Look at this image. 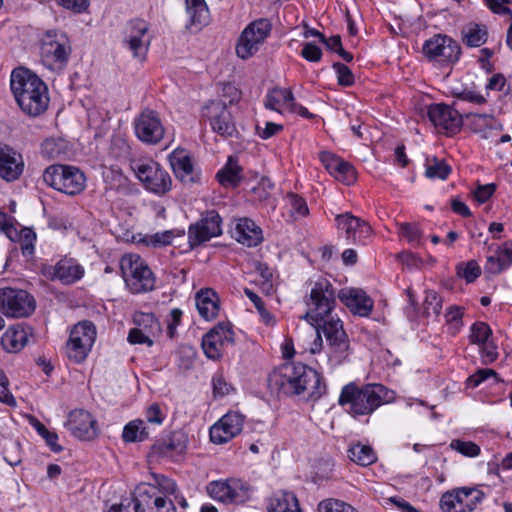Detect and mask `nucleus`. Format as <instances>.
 <instances>
[{
  "label": "nucleus",
  "mask_w": 512,
  "mask_h": 512,
  "mask_svg": "<svg viewBox=\"0 0 512 512\" xmlns=\"http://www.w3.org/2000/svg\"><path fill=\"white\" fill-rule=\"evenodd\" d=\"M336 296L332 283L326 278H319L313 283L306 300L307 312L304 319L315 327L317 333L311 352L315 354L321 350L323 334L327 342L329 360L338 365L349 355V339L343 322L337 315H333Z\"/></svg>",
  "instance_id": "f257e3e1"
},
{
  "label": "nucleus",
  "mask_w": 512,
  "mask_h": 512,
  "mask_svg": "<svg viewBox=\"0 0 512 512\" xmlns=\"http://www.w3.org/2000/svg\"><path fill=\"white\" fill-rule=\"evenodd\" d=\"M10 87L17 104L25 114L36 117L47 110V85L31 70L25 67L15 68L11 73Z\"/></svg>",
  "instance_id": "f03ea898"
},
{
  "label": "nucleus",
  "mask_w": 512,
  "mask_h": 512,
  "mask_svg": "<svg viewBox=\"0 0 512 512\" xmlns=\"http://www.w3.org/2000/svg\"><path fill=\"white\" fill-rule=\"evenodd\" d=\"M393 399V392L382 384L359 386L354 382L345 385L338 403L353 417L372 414L384 403Z\"/></svg>",
  "instance_id": "7ed1b4c3"
},
{
  "label": "nucleus",
  "mask_w": 512,
  "mask_h": 512,
  "mask_svg": "<svg viewBox=\"0 0 512 512\" xmlns=\"http://www.w3.org/2000/svg\"><path fill=\"white\" fill-rule=\"evenodd\" d=\"M43 181L62 193L76 195L84 190L86 177L75 166L54 164L45 169Z\"/></svg>",
  "instance_id": "20e7f679"
},
{
  "label": "nucleus",
  "mask_w": 512,
  "mask_h": 512,
  "mask_svg": "<svg viewBox=\"0 0 512 512\" xmlns=\"http://www.w3.org/2000/svg\"><path fill=\"white\" fill-rule=\"evenodd\" d=\"M121 269L129 290L134 294L150 292L155 287V276L139 255L122 258Z\"/></svg>",
  "instance_id": "39448f33"
},
{
  "label": "nucleus",
  "mask_w": 512,
  "mask_h": 512,
  "mask_svg": "<svg viewBox=\"0 0 512 512\" xmlns=\"http://www.w3.org/2000/svg\"><path fill=\"white\" fill-rule=\"evenodd\" d=\"M96 327L90 321H82L76 324L66 344L67 357L75 362H83L96 340Z\"/></svg>",
  "instance_id": "423d86ee"
},
{
  "label": "nucleus",
  "mask_w": 512,
  "mask_h": 512,
  "mask_svg": "<svg viewBox=\"0 0 512 512\" xmlns=\"http://www.w3.org/2000/svg\"><path fill=\"white\" fill-rule=\"evenodd\" d=\"M422 53L431 62L450 65L459 60L461 47L447 34H434L424 42Z\"/></svg>",
  "instance_id": "0eeeda50"
},
{
  "label": "nucleus",
  "mask_w": 512,
  "mask_h": 512,
  "mask_svg": "<svg viewBox=\"0 0 512 512\" xmlns=\"http://www.w3.org/2000/svg\"><path fill=\"white\" fill-rule=\"evenodd\" d=\"M132 169L147 190L161 195L171 189L172 180L169 173L157 162L153 160L135 161Z\"/></svg>",
  "instance_id": "6e6552de"
},
{
  "label": "nucleus",
  "mask_w": 512,
  "mask_h": 512,
  "mask_svg": "<svg viewBox=\"0 0 512 512\" xmlns=\"http://www.w3.org/2000/svg\"><path fill=\"white\" fill-rule=\"evenodd\" d=\"M206 491L212 499L224 504H243L250 499L249 485L237 478L211 481Z\"/></svg>",
  "instance_id": "1a4fd4ad"
},
{
  "label": "nucleus",
  "mask_w": 512,
  "mask_h": 512,
  "mask_svg": "<svg viewBox=\"0 0 512 512\" xmlns=\"http://www.w3.org/2000/svg\"><path fill=\"white\" fill-rule=\"evenodd\" d=\"M36 307L35 299L27 291L5 287L0 289V312L11 318L30 316Z\"/></svg>",
  "instance_id": "9d476101"
},
{
  "label": "nucleus",
  "mask_w": 512,
  "mask_h": 512,
  "mask_svg": "<svg viewBox=\"0 0 512 512\" xmlns=\"http://www.w3.org/2000/svg\"><path fill=\"white\" fill-rule=\"evenodd\" d=\"M72 52L71 44L65 34H44L41 39L40 54L42 62L49 68H64Z\"/></svg>",
  "instance_id": "9b49d317"
},
{
  "label": "nucleus",
  "mask_w": 512,
  "mask_h": 512,
  "mask_svg": "<svg viewBox=\"0 0 512 512\" xmlns=\"http://www.w3.org/2000/svg\"><path fill=\"white\" fill-rule=\"evenodd\" d=\"M484 496L485 493L477 487H461L444 493L440 506L444 512H472Z\"/></svg>",
  "instance_id": "f8f14e48"
},
{
  "label": "nucleus",
  "mask_w": 512,
  "mask_h": 512,
  "mask_svg": "<svg viewBox=\"0 0 512 512\" xmlns=\"http://www.w3.org/2000/svg\"><path fill=\"white\" fill-rule=\"evenodd\" d=\"M222 234V218L216 210H209L188 228V243L194 249Z\"/></svg>",
  "instance_id": "ddd939ff"
},
{
  "label": "nucleus",
  "mask_w": 512,
  "mask_h": 512,
  "mask_svg": "<svg viewBox=\"0 0 512 512\" xmlns=\"http://www.w3.org/2000/svg\"><path fill=\"white\" fill-rule=\"evenodd\" d=\"M203 116L208 119L212 130L218 135L228 138L237 133L233 116L224 101H209L203 109Z\"/></svg>",
  "instance_id": "4468645a"
},
{
  "label": "nucleus",
  "mask_w": 512,
  "mask_h": 512,
  "mask_svg": "<svg viewBox=\"0 0 512 512\" xmlns=\"http://www.w3.org/2000/svg\"><path fill=\"white\" fill-rule=\"evenodd\" d=\"M233 343L234 332L231 324L221 322L203 336L202 349L209 359L218 360L222 356L225 347Z\"/></svg>",
  "instance_id": "2eb2a0df"
},
{
  "label": "nucleus",
  "mask_w": 512,
  "mask_h": 512,
  "mask_svg": "<svg viewBox=\"0 0 512 512\" xmlns=\"http://www.w3.org/2000/svg\"><path fill=\"white\" fill-rule=\"evenodd\" d=\"M137 138L147 144H157L164 136V127L156 111L144 109L134 120Z\"/></svg>",
  "instance_id": "dca6fc26"
},
{
  "label": "nucleus",
  "mask_w": 512,
  "mask_h": 512,
  "mask_svg": "<svg viewBox=\"0 0 512 512\" xmlns=\"http://www.w3.org/2000/svg\"><path fill=\"white\" fill-rule=\"evenodd\" d=\"M244 416L236 411H229L223 415L209 431L210 440L214 444H224L241 433Z\"/></svg>",
  "instance_id": "f3484780"
},
{
  "label": "nucleus",
  "mask_w": 512,
  "mask_h": 512,
  "mask_svg": "<svg viewBox=\"0 0 512 512\" xmlns=\"http://www.w3.org/2000/svg\"><path fill=\"white\" fill-rule=\"evenodd\" d=\"M335 220L338 228L345 231V236L349 243L354 245L367 244L372 228L365 220L349 212L337 215Z\"/></svg>",
  "instance_id": "a211bd4d"
},
{
  "label": "nucleus",
  "mask_w": 512,
  "mask_h": 512,
  "mask_svg": "<svg viewBox=\"0 0 512 512\" xmlns=\"http://www.w3.org/2000/svg\"><path fill=\"white\" fill-rule=\"evenodd\" d=\"M427 115L434 126L443 129L450 135L458 132L463 123L462 116L458 110L444 103L430 105Z\"/></svg>",
  "instance_id": "6ab92c4d"
},
{
  "label": "nucleus",
  "mask_w": 512,
  "mask_h": 512,
  "mask_svg": "<svg viewBox=\"0 0 512 512\" xmlns=\"http://www.w3.org/2000/svg\"><path fill=\"white\" fill-rule=\"evenodd\" d=\"M44 273L53 281L71 285L83 278L85 270L76 259L63 257L55 265L46 267Z\"/></svg>",
  "instance_id": "aec40b11"
},
{
  "label": "nucleus",
  "mask_w": 512,
  "mask_h": 512,
  "mask_svg": "<svg viewBox=\"0 0 512 512\" xmlns=\"http://www.w3.org/2000/svg\"><path fill=\"white\" fill-rule=\"evenodd\" d=\"M65 425L80 440L90 441L98 434L95 418L83 409L71 411Z\"/></svg>",
  "instance_id": "412c9836"
},
{
  "label": "nucleus",
  "mask_w": 512,
  "mask_h": 512,
  "mask_svg": "<svg viewBox=\"0 0 512 512\" xmlns=\"http://www.w3.org/2000/svg\"><path fill=\"white\" fill-rule=\"evenodd\" d=\"M24 166L22 154L0 142V178L6 182L16 181L22 175Z\"/></svg>",
  "instance_id": "4be33fe9"
},
{
  "label": "nucleus",
  "mask_w": 512,
  "mask_h": 512,
  "mask_svg": "<svg viewBox=\"0 0 512 512\" xmlns=\"http://www.w3.org/2000/svg\"><path fill=\"white\" fill-rule=\"evenodd\" d=\"M295 373L293 362L281 365L269 375L270 388L285 395L303 394V387L295 384Z\"/></svg>",
  "instance_id": "5701e85b"
},
{
  "label": "nucleus",
  "mask_w": 512,
  "mask_h": 512,
  "mask_svg": "<svg viewBox=\"0 0 512 512\" xmlns=\"http://www.w3.org/2000/svg\"><path fill=\"white\" fill-rule=\"evenodd\" d=\"M187 449V437L178 431L171 433L167 438L158 440L151 447V455L159 458L178 460Z\"/></svg>",
  "instance_id": "b1692460"
},
{
  "label": "nucleus",
  "mask_w": 512,
  "mask_h": 512,
  "mask_svg": "<svg viewBox=\"0 0 512 512\" xmlns=\"http://www.w3.org/2000/svg\"><path fill=\"white\" fill-rule=\"evenodd\" d=\"M319 157L326 170L338 181L346 185L356 181V170L349 162L328 151L321 152Z\"/></svg>",
  "instance_id": "393cba45"
},
{
  "label": "nucleus",
  "mask_w": 512,
  "mask_h": 512,
  "mask_svg": "<svg viewBox=\"0 0 512 512\" xmlns=\"http://www.w3.org/2000/svg\"><path fill=\"white\" fill-rule=\"evenodd\" d=\"M338 298L355 315L367 317L373 309V300L361 289H341Z\"/></svg>",
  "instance_id": "a878e982"
},
{
  "label": "nucleus",
  "mask_w": 512,
  "mask_h": 512,
  "mask_svg": "<svg viewBox=\"0 0 512 512\" xmlns=\"http://www.w3.org/2000/svg\"><path fill=\"white\" fill-rule=\"evenodd\" d=\"M231 235L237 242L247 247H255L263 241L262 229L247 217L235 220Z\"/></svg>",
  "instance_id": "bb28decb"
},
{
  "label": "nucleus",
  "mask_w": 512,
  "mask_h": 512,
  "mask_svg": "<svg viewBox=\"0 0 512 512\" xmlns=\"http://www.w3.org/2000/svg\"><path fill=\"white\" fill-rule=\"evenodd\" d=\"M169 161L176 178L181 182L193 183L195 181L193 163L188 151L182 148L175 149L169 155Z\"/></svg>",
  "instance_id": "cd10ccee"
},
{
  "label": "nucleus",
  "mask_w": 512,
  "mask_h": 512,
  "mask_svg": "<svg viewBox=\"0 0 512 512\" xmlns=\"http://www.w3.org/2000/svg\"><path fill=\"white\" fill-rule=\"evenodd\" d=\"M136 324L141 325L144 324V329L141 328H133L130 330L128 334V341L131 344H147L148 346L153 345V340L150 338L148 332L146 331L148 328L150 330L160 329V325L158 320L152 313H140L137 314L134 318Z\"/></svg>",
  "instance_id": "c85d7f7f"
},
{
  "label": "nucleus",
  "mask_w": 512,
  "mask_h": 512,
  "mask_svg": "<svg viewBox=\"0 0 512 512\" xmlns=\"http://www.w3.org/2000/svg\"><path fill=\"white\" fill-rule=\"evenodd\" d=\"M196 307L202 318L212 320L219 313V298L212 289H202L196 294Z\"/></svg>",
  "instance_id": "c756f323"
},
{
  "label": "nucleus",
  "mask_w": 512,
  "mask_h": 512,
  "mask_svg": "<svg viewBox=\"0 0 512 512\" xmlns=\"http://www.w3.org/2000/svg\"><path fill=\"white\" fill-rule=\"evenodd\" d=\"M186 13L189 17L186 28L200 31L210 21L209 10L204 0H186Z\"/></svg>",
  "instance_id": "7c9ffc66"
},
{
  "label": "nucleus",
  "mask_w": 512,
  "mask_h": 512,
  "mask_svg": "<svg viewBox=\"0 0 512 512\" xmlns=\"http://www.w3.org/2000/svg\"><path fill=\"white\" fill-rule=\"evenodd\" d=\"M28 341L27 330L17 324L10 326L1 337V345L9 353H16L22 350Z\"/></svg>",
  "instance_id": "2f4dec72"
},
{
  "label": "nucleus",
  "mask_w": 512,
  "mask_h": 512,
  "mask_svg": "<svg viewBox=\"0 0 512 512\" xmlns=\"http://www.w3.org/2000/svg\"><path fill=\"white\" fill-rule=\"evenodd\" d=\"M267 510L268 512H302L296 495L287 491L275 493L269 499Z\"/></svg>",
  "instance_id": "473e14b6"
},
{
  "label": "nucleus",
  "mask_w": 512,
  "mask_h": 512,
  "mask_svg": "<svg viewBox=\"0 0 512 512\" xmlns=\"http://www.w3.org/2000/svg\"><path fill=\"white\" fill-rule=\"evenodd\" d=\"M146 491V485H138L133 498L112 505L108 512H145V504L149 501Z\"/></svg>",
  "instance_id": "72a5a7b5"
},
{
  "label": "nucleus",
  "mask_w": 512,
  "mask_h": 512,
  "mask_svg": "<svg viewBox=\"0 0 512 512\" xmlns=\"http://www.w3.org/2000/svg\"><path fill=\"white\" fill-rule=\"evenodd\" d=\"M268 34H240L236 43V54L241 59L252 57L264 43Z\"/></svg>",
  "instance_id": "f704fd0d"
},
{
  "label": "nucleus",
  "mask_w": 512,
  "mask_h": 512,
  "mask_svg": "<svg viewBox=\"0 0 512 512\" xmlns=\"http://www.w3.org/2000/svg\"><path fill=\"white\" fill-rule=\"evenodd\" d=\"M146 496L149 499L145 504V512H176V507L171 499L159 495L156 488L146 485Z\"/></svg>",
  "instance_id": "c9c22d12"
},
{
  "label": "nucleus",
  "mask_w": 512,
  "mask_h": 512,
  "mask_svg": "<svg viewBox=\"0 0 512 512\" xmlns=\"http://www.w3.org/2000/svg\"><path fill=\"white\" fill-rule=\"evenodd\" d=\"M293 100L294 96L290 89L275 87L267 93L264 105L267 109L281 112L280 108L282 106L290 108Z\"/></svg>",
  "instance_id": "e433bc0d"
},
{
  "label": "nucleus",
  "mask_w": 512,
  "mask_h": 512,
  "mask_svg": "<svg viewBox=\"0 0 512 512\" xmlns=\"http://www.w3.org/2000/svg\"><path fill=\"white\" fill-rule=\"evenodd\" d=\"M242 168L238 165V162L229 157L225 166L218 171L216 178L219 183L224 187H236L241 181Z\"/></svg>",
  "instance_id": "4c0bfd02"
},
{
  "label": "nucleus",
  "mask_w": 512,
  "mask_h": 512,
  "mask_svg": "<svg viewBox=\"0 0 512 512\" xmlns=\"http://www.w3.org/2000/svg\"><path fill=\"white\" fill-rule=\"evenodd\" d=\"M149 435L150 432L146 422L142 419H135L124 426L122 438L124 442L135 443L147 440Z\"/></svg>",
  "instance_id": "58836bf2"
},
{
  "label": "nucleus",
  "mask_w": 512,
  "mask_h": 512,
  "mask_svg": "<svg viewBox=\"0 0 512 512\" xmlns=\"http://www.w3.org/2000/svg\"><path fill=\"white\" fill-rule=\"evenodd\" d=\"M145 34H130L129 37L123 40V44L132 53L133 58L140 62L146 59L150 39H144Z\"/></svg>",
  "instance_id": "ea45409f"
},
{
  "label": "nucleus",
  "mask_w": 512,
  "mask_h": 512,
  "mask_svg": "<svg viewBox=\"0 0 512 512\" xmlns=\"http://www.w3.org/2000/svg\"><path fill=\"white\" fill-rule=\"evenodd\" d=\"M348 457L360 466H369L377 460L376 453L372 447L361 443L354 444L349 448Z\"/></svg>",
  "instance_id": "a19ab883"
},
{
  "label": "nucleus",
  "mask_w": 512,
  "mask_h": 512,
  "mask_svg": "<svg viewBox=\"0 0 512 512\" xmlns=\"http://www.w3.org/2000/svg\"><path fill=\"white\" fill-rule=\"evenodd\" d=\"M452 168L443 159L437 157L426 158L425 162V176L428 179L446 180L451 174Z\"/></svg>",
  "instance_id": "79ce46f5"
},
{
  "label": "nucleus",
  "mask_w": 512,
  "mask_h": 512,
  "mask_svg": "<svg viewBox=\"0 0 512 512\" xmlns=\"http://www.w3.org/2000/svg\"><path fill=\"white\" fill-rule=\"evenodd\" d=\"M314 379L300 377V385L303 387V393H308V398L312 400L319 399L326 392V384L323 382L320 374L314 369Z\"/></svg>",
  "instance_id": "37998d69"
},
{
  "label": "nucleus",
  "mask_w": 512,
  "mask_h": 512,
  "mask_svg": "<svg viewBox=\"0 0 512 512\" xmlns=\"http://www.w3.org/2000/svg\"><path fill=\"white\" fill-rule=\"evenodd\" d=\"M185 235L184 230L180 229H172L166 230L164 232L156 233L151 236H146L142 239V241L147 246L152 247H162L166 245H170L175 237H183Z\"/></svg>",
  "instance_id": "c03bdc74"
},
{
  "label": "nucleus",
  "mask_w": 512,
  "mask_h": 512,
  "mask_svg": "<svg viewBox=\"0 0 512 512\" xmlns=\"http://www.w3.org/2000/svg\"><path fill=\"white\" fill-rule=\"evenodd\" d=\"M398 232L412 246L418 247L422 245L423 232L417 223H400L398 224Z\"/></svg>",
  "instance_id": "a18cd8bd"
},
{
  "label": "nucleus",
  "mask_w": 512,
  "mask_h": 512,
  "mask_svg": "<svg viewBox=\"0 0 512 512\" xmlns=\"http://www.w3.org/2000/svg\"><path fill=\"white\" fill-rule=\"evenodd\" d=\"M152 481L140 483L139 485H149L156 488L159 495L166 496L165 494H174L177 490V485L174 480L162 474H152Z\"/></svg>",
  "instance_id": "49530a36"
},
{
  "label": "nucleus",
  "mask_w": 512,
  "mask_h": 512,
  "mask_svg": "<svg viewBox=\"0 0 512 512\" xmlns=\"http://www.w3.org/2000/svg\"><path fill=\"white\" fill-rule=\"evenodd\" d=\"M314 35L319 36L321 42L324 43L328 49L338 53L339 56L346 62H351L353 60V55L343 49L339 34H333L329 38H327L325 34Z\"/></svg>",
  "instance_id": "de8ad7c7"
},
{
  "label": "nucleus",
  "mask_w": 512,
  "mask_h": 512,
  "mask_svg": "<svg viewBox=\"0 0 512 512\" xmlns=\"http://www.w3.org/2000/svg\"><path fill=\"white\" fill-rule=\"evenodd\" d=\"M463 308L459 306H450L445 313V320L448 331L451 335H456L463 326Z\"/></svg>",
  "instance_id": "09e8293b"
},
{
  "label": "nucleus",
  "mask_w": 512,
  "mask_h": 512,
  "mask_svg": "<svg viewBox=\"0 0 512 512\" xmlns=\"http://www.w3.org/2000/svg\"><path fill=\"white\" fill-rule=\"evenodd\" d=\"M318 512H358L352 505L334 498L322 500Z\"/></svg>",
  "instance_id": "8fccbe9b"
},
{
  "label": "nucleus",
  "mask_w": 512,
  "mask_h": 512,
  "mask_svg": "<svg viewBox=\"0 0 512 512\" xmlns=\"http://www.w3.org/2000/svg\"><path fill=\"white\" fill-rule=\"evenodd\" d=\"M492 331L489 325L485 322H475L470 328V342L472 344L480 345L486 342L491 336Z\"/></svg>",
  "instance_id": "3c124183"
},
{
  "label": "nucleus",
  "mask_w": 512,
  "mask_h": 512,
  "mask_svg": "<svg viewBox=\"0 0 512 512\" xmlns=\"http://www.w3.org/2000/svg\"><path fill=\"white\" fill-rule=\"evenodd\" d=\"M423 308L426 316L434 314L438 317L442 311V298L435 291H427Z\"/></svg>",
  "instance_id": "603ef678"
},
{
  "label": "nucleus",
  "mask_w": 512,
  "mask_h": 512,
  "mask_svg": "<svg viewBox=\"0 0 512 512\" xmlns=\"http://www.w3.org/2000/svg\"><path fill=\"white\" fill-rule=\"evenodd\" d=\"M450 448L461 453L466 457H476L480 454V447L472 441H463L454 439L450 443Z\"/></svg>",
  "instance_id": "864d4df0"
},
{
  "label": "nucleus",
  "mask_w": 512,
  "mask_h": 512,
  "mask_svg": "<svg viewBox=\"0 0 512 512\" xmlns=\"http://www.w3.org/2000/svg\"><path fill=\"white\" fill-rule=\"evenodd\" d=\"M488 7L497 14H501L507 18L509 22V27L507 32H512V12L506 6L507 4L512 3V0H485Z\"/></svg>",
  "instance_id": "5fc2aeb1"
},
{
  "label": "nucleus",
  "mask_w": 512,
  "mask_h": 512,
  "mask_svg": "<svg viewBox=\"0 0 512 512\" xmlns=\"http://www.w3.org/2000/svg\"><path fill=\"white\" fill-rule=\"evenodd\" d=\"M332 68L337 74V80L339 85L349 87L354 84V75L347 65L340 62H335L333 63Z\"/></svg>",
  "instance_id": "6e6d98bb"
},
{
  "label": "nucleus",
  "mask_w": 512,
  "mask_h": 512,
  "mask_svg": "<svg viewBox=\"0 0 512 512\" xmlns=\"http://www.w3.org/2000/svg\"><path fill=\"white\" fill-rule=\"evenodd\" d=\"M35 238H36L35 233L31 229H28V228L21 229L19 238H17V240L20 241L21 251H22L23 255L27 256V255L33 254V251H34L33 242H34Z\"/></svg>",
  "instance_id": "4d7b16f0"
},
{
  "label": "nucleus",
  "mask_w": 512,
  "mask_h": 512,
  "mask_svg": "<svg viewBox=\"0 0 512 512\" xmlns=\"http://www.w3.org/2000/svg\"><path fill=\"white\" fill-rule=\"evenodd\" d=\"M288 201L291 206V212L295 217H304L309 213L306 201L297 194L290 193Z\"/></svg>",
  "instance_id": "13d9d810"
},
{
  "label": "nucleus",
  "mask_w": 512,
  "mask_h": 512,
  "mask_svg": "<svg viewBox=\"0 0 512 512\" xmlns=\"http://www.w3.org/2000/svg\"><path fill=\"white\" fill-rule=\"evenodd\" d=\"M489 377L498 378V374L493 369H478L474 374L467 378V385L471 388H476Z\"/></svg>",
  "instance_id": "bf43d9fd"
},
{
  "label": "nucleus",
  "mask_w": 512,
  "mask_h": 512,
  "mask_svg": "<svg viewBox=\"0 0 512 512\" xmlns=\"http://www.w3.org/2000/svg\"><path fill=\"white\" fill-rule=\"evenodd\" d=\"M9 380L2 369H0V402L8 406H16V400L9 390Z\"/></svg>",
  "instance_id": "052dcab7"
},
{
  "label": "nucleus",
  "mask_w": 512,
  "mask_h": 512,
  "mask_svg": "<svg viewBox=\"0 0 512 512\" xmlns=\"http://www.w3.org/2000/svg\"><path fill=\"white\" fill-rule=\"evenodd\" d=\"M212 386L214 397H224L232 390V386L226 382L222 374L213 376Z\"/></svg>",
  "instance_id": "680f3d73"
},
{
  "label": "nucleus",
  "mask_w": 512,
  "mask_h": 512,
  "mask_svg": "<svg viewBox=\"0 0 512 512\" xmlns=\"http://www.w3.org/2000/svg\"><path fill=\"white\" fill-rule=\"evenodd\" d=\"M301 56L309 62H319L322 58V50L315 43L307 42L303 45Z\"/></svg>",
  "instance_id": "e2e57ef3"
},
{
  "label": "nucleus",
  "mask_w": 512,
  "mask_h": 512,
  "mask_svg": "<svg viewBox=\"0 0 512 512\" xmlns=\"http://www.w3.org/2000/svg\"><path fill=\"white\" fill-rule=\"evenodd\" d=\"M453 96L457 100L467 101L478 105L486 103V98L473 90L464 89L459 92L454 91Z\"/></svg>",
  "instance_id": "0e129e2a"
},
{
  "label": "nucleus",
  "mask_w": 512,
  "mask_h": 512,
  "mask_svg": "<svg viewBox=\"0 0 512 512\" xmlns=\"http://www.w3.org/2000/svg\"><path fill=\"white\" fill-rule=\"evenodd\" d=\"M458 274L463 277L467 283H472L481 275V268L476 261L471 260Z\"/></svg>",
  "instance_id": "69168bd1"
},
{
  "label": "nucleus",
  "mask_w": 512,
  "mask_h": 512,
  "mask_svg": "<svg viewBox=\"0 0 512 512\" xmlns=\"http://www.w3.org/2000/svg\"><path fill=\"white\" fill-rule=\"evenodd\" d=\"M222 98L218 101H224L226 106L237 103L241 98V91L232 84H225L222 88Z\"/></svg>",
  "instance_id": "338daca9"
},
{
  "label": "nucleus",
  "mask_w": 512,
  "mask_h": 512,
  "mask_svg": "<svg viewBox=\"0 0 512 512\" xmlns=\"http://www.w3.org/2000/svg\"><path fill=\"white\" fill-rule=\"evenodd\" d=\"M495 190L496 185L493 183L480 185L474 191V198L480 204L485 203L494 194Z\"/></svg>",
  "instance_id": "774afa93"
}]
</instances>
